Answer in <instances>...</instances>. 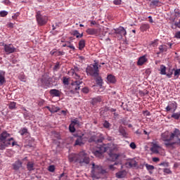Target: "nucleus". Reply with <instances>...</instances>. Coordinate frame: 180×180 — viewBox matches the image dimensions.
I'll list each match as a JSON object with an SVG mask.
<instances>
[{"instance_id":"28","label":"nucleus","mask_w":180,"mask_h":180,"mask_svg":"<svg viewBox=\"0 0 180 180\" xmlns=\"http://www.w3.org/2000/svg\"><path fill=\"white\" fill-rule=\"evenodd\" d=\"M107 81L110 84H115V82H116V77H115V76H113L112 75H109L107 77Z\"/></svg>"},{"instance_id":"24","label":"nucleus","mask_w":180,"mask_h":180,"mask_svg":"<svg viewBox=\"0 0 180 180\" xmlns=\"http://www.w3.org/2000/svg\"><path fill=\"white\" fill-rule=\"evenodd\" d=\"M102 102V96H97L92 98L91 105L95 106V105H98V103H101Z\"/></svg>"},{"instance_id":"49","label":"nucleus","mask_w":180,"mask_h":180,"mask_svg":"<svg viewBox=\"0 0 180 180\" xmlns=\"http://www.w3.org/2000/svg\"><path fill=\"white\" fill-rule=\"evenodd\" d=\"M114 5H122V0H114Z\"/></svg>"},{"instance_id":"16","label":"nucleus","mask_w":180,"mask_h":180,"mask_svg":"<svg viewBox=\"0 0 180 180\" xmlns=\"http://www.w3.org/2000/svg\"><path fill=\"white\" fill-rule=\"evenodd\" d=\"M8 137H11V134L8 133L6 131H4L0 134V141L1 143H4V141H6V139H8Z\"/></svg>"},{"instance_id":"54","label":"nucleus","mask_w":180,"mask_h":180,"mask_svg":"<svg viewBox=\"0 0 180 180\" xmlns=\"http://www.w3.org/2000/svg\"><path fill=\"white\" fill-rule=\"evenodd\" d=\"M143 115H144V116H150V113L148 110H146V111H143Z\"/></svg>"},{"instance_id":"36","label":"nucleus","mask_w":180,"mask_h":180,"mask_svg":"<svg viewBox=\"0 0 180 180\" xmlns=\"http://www.w3.org/2000/svg\"><path fill=\"white\" fill-rule=\"evenodd\" d=\"M47 109H49V110H50L51 113H56L60 110V108L56 106H53L52 108L47 107Z\"/></svg>"},{"instance_id":"51","label":"nucleus","mask_w":180,"mask_h":180,"mask_svg":"<svg viewBox=\"0 0 180 180\" xmlns=\"http://www.w3.org/2000/svg\"><path fill=\"white\" fill-rule=\"evenodd\" d=\"M163 172H165V174H172L171 169L168 168L164 169Z\"/></svg>"},{"instance_id":"4","label":"nucleus","mask_w":180,"mask_h":180,"mask_svg":"<svg viewBox=\"0 0 180 180\" xmlns=\"http://www.w3.org/2000/svg\"><path fill=\"white\" fill-rule=\"evenodd\" d=\"M86 72L87 75H91V77H98V75H99V64L98 62L94 61L93 65L88 66Z\"/></svg>"},{"instance_id":"10","label":"nucleus","mask_w":180,"mask_h":180,"mask_svg":"<svg viewBox=\"0 0 180 180\" xmlns=\"http://www.w3.org/2000/svg\"><path fill=\"white\" fill-rule=\"evenodd\" d=\"M2 46H4V51L6 53V54L15 53V50H16V49L13 47V45L12 44H5V43H2Z\"/></svg>"},{"instance_id":"46","label":"nucleus","mask_w":180,"mask_h":180,"mask_svg":"<svg viewBox=\"0 0 180 180\" xmlns=\"http://www.w3.org/2000/svg\"><path fill=\"white\" fill-rule=\"evenodd\" d=\"M48 170L49 172H54V171H56V167H54V165H50Z\"/></svg>"},{"instance_id":"13","label":"nucleus","mask_w":180,"mask_h":180,"mask_svg":"<svg viewBox=\"0 0 180 180\" xmlns=\"http://www.w3.org/2000/svg\"><path fill=\"white\" fill-rule=\"evenodd\" d=\"M42 88L47 89V88H50L51 86V83L50 82V79L49 78L44 77L41 79Z\"/></svg>"},{"instance_id":"20","label":"nucleus","mask_w":180,"mask_h":180,"mask_svg":"<svg viewBox=\"0 0 180 180\" xmlns=\"http://www.w3.org/2000/svg\"><path fill=\"white\" fill-rule=\"evenodd\" d=\"M127 168H133V167H137V162L134 160H129L125 163Z\"/></svg>"},{"instance_id":"15","label":"nucleus","mask_w":180,"mask_h":180,"mask_svg":"<svg viewBox=\"0 0 180 180\" xmlns=\"http://www.w3.org/2000/svg\"><path fill=\"white\" fill-rule=\"evenodd\" d=\"M109 169L111 171H115V169H123V165L120 162H115L114 165H110L109 166Z\"/></svg>"},{"instance_id":"39","label":"nucleus","mask_w":180,"mask_h":180,"mask_svg":"<svg viewBox=\"0 0 180 180\" xmlns=\"http://www.w3.org/2000/svg\"><path fill=\"white\" fill-rule=\"evenodd\" d=\"M180 75V69L174 70V79H178Z\"/></svg>"},{"instance_id":"5","label":"nucleus","mask_w":180,"mask_h":180,"mask_svg":"<svg viewBox=\"0 0 180 180\" xmlns=\"http://www.w3.org/2000/svg\"><path fill=\"white\" fill-rule=\"evenodd\" d=\"M37 22L39 26H44L49 22V18L47 16H43L40 14V11H38L36 15Z\"/></svg>"},{"instance_id":"45","label":"nucleus","mask_w":180,"mask_h":180,"mask_svg":"<svg viewBox=\"0 0 180 180\" xmlns=\"http://www.w3.org/2000/svg\"><path fill=\"white\" fill-rule=\"evenodd\" d=\"M103 127H105V129H109V127H110V123L108 121H105L103 123Z\"/></svg>"},{"instance_id":"27","label":"nucleus","mask_w":180,"mask_h":180,"mask_svg":"<svg viewBox=\"0 0 180 180\" xmlns=\"http://www.w3.org/2000/svg\"><path fill=\"white\" fill-rule=\"evenodd\" d=\"M27 171H34V162H28L27 163Z\"/></svg>"},{"instance_id":"2","label":"nucleus","mask_w":180,"mask_h":180,"mask_svg":"<svg viewBox=\"0 0 180 180\" xmlns=\"http://www.w3.org/2000/svg\"><path fill=\"white\" fill-rule=\"evenodd\" d=\"M70 162L85 165L89 164V158L86 156L85 151H82L79 154H72L69 155Z\"/></svg>"},{"instance_id":"52","label":"nucleus","mask_w":180,"mask_h":180,"mask_svg":"<svg viewBox=\"0 0 180 180\" xmlns=\"http://www.w3.org/2000/svg\"><path fill=\"white\" fill-rule=\"evenodd\" d=\"M129 146L131 147V148H132V150H136V143H134V142L131 143Z\"/></svg>"},{"instance_id":"47","label":"nucleus","mask_w":180,"mask_h":180,"mask_svg":"<svg viewBox=\"0 0 180 180\" xmlns=\"http://www.w3.org/2000/svg\"><path fill=\"white\" fill-rule=\"evenodd\" d=\"M158 4H160V0H152L151 1V4L154 6H158Z\"/></svg>"},{"instance_id":"40","label":"nucleus","mask_w":180,"mask_h":180,"mask_svg":"<svg viewBox=\"0 0 180 180\" xmlns=\"http://www.w3.org/2000/svg\"><path fill=\"white\" fill-rule=\"evenodd\" d=\"M9 109L13 110V109H16V103L15 102H11L8 105Z\"/></svg>"},{"instance_id":"41","label":"nucleus","mask_w":180,"mask_h":180,"mask_svg":"<svg viewBox=\"0 0 180 180\" xmlns=\"http://www.w3.org/2000/svg\"><path fill=\"white\" fill-rule=\"evenodd\" d=\"M63 84L64 85H69V84H70V78L66 77H63Z\"/></svg>"},{"instance_id":"60","label":"nucleus","mask_w":180,"mask_h":180,"mask_svg":"<svg viewBox=\"0 0 180 180\" xmlns=\"http://www.w3.org/2000/svg\"><path fill=\"white\" fill-rule=\"evenodd\" d=\"M175 26H176V27L180 29V19L179 20V22L175 23Z\"/></svg>"},{"instance_id":"37","label":"nucleus","mask_w":180,"mask_h":180,"mask_svg":"<svg viewBox=\"0 0 180 180\" xmlns=\"http://www.w3.org/2000/svg\"><path fill=\"white\" fill-rule=\"evenodd\" d=\"M171 117L173 119H175V120H180V112H174Z\"/></svg>"},{"instance_id":"34","label":"nucleus","mask_w":180,"mask_h":180,"mask_svg":"<svg viewBox=\"0 0 180 180\" xmlns=\"http://www.w3.org/2000/svg\"><path fill=\"white\" fill-rule=\"evenodd\" d=\"M148 29H150L148 24H141L140 30L141 32H146Z\"/></svg>"},{"instance_id":"18","label":"nucleus","mask_w":180,"mask_h":180,"mask_svg":"<svg viewBox=\"0 0 180 180\" xmlns=\"http://www.w3.org/2000/svg\"><path fill=\"white\" fill-rule=\"evenodd\" d=\"M150 150L152 153H154L155 154H158V153H160V150H161V146H160L158 143H153Z\"/></svg>"},{"instance_id":"64","label":"nucleus","mask_w":180,"mask_h":180,"mask_svg":"<svg viewBox=\"0 0 180 180\" xmlns=\"http://www.w3.org/2000/svg\"><path fill=\"white\" fill-rule=\"evenodd\" d=\"M143 133H144V134H146V136H148V132H147V131H143Z\"/></svg>"},{"instance_id":"21","label":"nucleus","mask_w":180,"mask_h":180,"mask_svg":"<svg viewBox=\"0 0 180 180\" xmlns=\"http://www.w3.org/2000/svg\"><path fill=\"white\" fill-rule=\"evenodd\" d=\"M49 94L51 96H52L53 98L54 97L58 98L61 95V93L60 92V91L57 89H51L49 91Z\"/></svg>"},{"instance_id":"43","label":"nucleus","mask_w":180,"mask_h":180,"mask_svg":"<svg viewBox=\"0 0 180 180\" xmlns=\"http://www.w3.org/2000/svg\"><path fill=\"white\" fill-rule=\"evenodd\" d=\"M7 15H8V11H0L1 18H5V16H7Z\"/></svg>"},{"instance_id":"61","label":"nucleus","mask_w":180,"mask_h":180,"mask_svg":"<svg viewBox=\"0 0 180 180\" xmlns=\"http://www.w3.org/2000/svg\"><path fill=\"white\" fill-rule=\"evenodd\" d=\"M68 47H69V49H71L72 50H75V46H74V45L72 44L68 46Z\"/></svg>"},{"instance_id":"19","label":"nucleus","mask_w":180,"mask_h":180,"mask_svg":"<svg viewBox=\"0 0 180 180\" xmlns=\"http://www.w3.org/2000/svg\"><path fill=\"white\" fill-rule=\"evenodd\" d=\"M77 71H78V68H75L73 70H71L72 78L77 80L81 79V77L77 72Z\"/></svg>"},{"instance_id":"22","label":"nucleus","mask_w":180,"mask_h":180,"mask_svg":"<svg viewBox=\"0 0 180 180\" xmlns=\"http://www.w3.org/2000/svg\"><path fill=\"white\" fill-rule=\"evenodd\" d=\"M85 144V140L82 136L77 137V140L75 141V146H84Z\"/></svg>"},{"instance_id":"30","label":"nucleus","mask_w":180,"mask_h":180,"mask_svg":"<svg viewBox=\"0 0 180 180\" xmlns=\"http://www.w3.org/2000/svg\"><path fill=\"white\" fill-rule=\"evenodd\" d=\"M145 167H146V169L148 171L149 174H153V172L155 169L154 166L146 163V164H145Z\"/></svg>"},{"instance_id":"9","label":"nucleus","mask_w":180,"mask_h":180,"mask_svg":"<svg viewBox=\"0 0 180 180\" xmlns=\"http://www.w3.org/2000/svg\"><path fill=\"white\" fill-rule=\"evenodd\" d=\"M178 108V103L175 101H169L168 103L167 106L165 108L166 112H171V110H173V112H175L176 109Z\"/></svg>"},{"instance_id":"29","label":"nucleus","mask_w":180,"mask_h":180,"mask_svg":"<svg viewBox=\"0 0 180 180\" xmlns=\"http://www.w3.org/2000/svg\"><path fill=\"white\" fill-rule=\"evenodd\" d=\"M5 82H6V81L5 80V73L2 71H0V85H4Z\"/></svg>"},{"instance_id":"50","label":"nucleus","mask_w":180,"mask_h":180,"mask_svg":"<svg viewBox=\"0 0 180 180\" xmlns=\"http://www.w3.org/2000/svg\"><path fill=\"white\" fill-rule=\"evenodd\" d=\"M93 141H96V136H93L89 139V143H92Z\"/></svg>"},{"instance_id":"42","label":"nucleus","mask_w":180,"mask_h":180,"mask_svg":"<svg viewBox=\"0 0 180 180\" xmlns=\"http://www.w3.org/2000/svg\"><path fill=\"white\" fill-rule=\"evenodd\" d=\"M69 130L71 133L75 132V126L73 124H70L69 126Z\"/></svg>"},{"instance_id":"25","label":"nucleus","mask_w":180,"mask_h":180,"mask_svg":"<svg viewBox=\"0 0 180 180\" xmlns=\"http://www.w3.org/2000/svg\"><path fill=\"white\" fill-rule=\"evenodd\" d=\"M145 63H147V57L143 56L139 58L137 64L138 65H143Z\"/></svg>"},{"instance_id":"63","label":"nucleus","mask_w":180,"mask_h":180,"mask_svg":"<svg viewBox=\"0 0 180 180\" xmlns=\"http://www.w3.org/2000/svg\"><path fill=\"white\" fill-rule=\"evenodd\" d=\"M8 27H11V28H13V26H14V24H13V23H12V22H10V23H8Z\"/></svg>"},{"instance_id":"56","label":"nucleus","mask_w":180,"mask_h":180,"mask_svg":"<svg viewBox=\"0 0 180 180\" xmlns=\"http://www.w3.org/2000/svg\"><path fill=\"white\" fill-rule=\"evenodd\" d=\"M174 37L176 39H180V31L175 33Z\"/></svg>"},{"instance_id":"32","label":"nucleus","mask_w":180,"mask_h":180,"mask_svg":"<svg viewBox=\"0 0 180 180\" xmlns=\"http://www.w3.org/2000/svg\"><path fill=\"white\" fill-rule=\"evenodd\" d=\"M19 133L20 136H27L29 134V131L27 130V128H22L20 131Z\"/></svg>"},{"instance_id":"38","label":"nucleus","mask_w":180,"mask_h":180,"mask_svg":"<svg viewBox=\"0 0 180 180\" xmlns=\"http://www.w3.org/2000/svg\"><path fill=\"white\" fill-rule=\"evenodd\" d=\"M110 158H112V161H116V160H119V157H120V155L119 154H111L110 155Z\"/></svg>"},{"instance_id":"23","label":"nucleus","mask_w":180,"mask_h":180,"mask_svg":"<svg viewBox=\"0 0 180 180\" xmlns=\"http://www.w3.org/2000/svg\"><path fill=\"white\" fill-rule=\"evenodd\" d=\"M71 34H72V36H75V37H76L77 39H81L82 37H84V33L81 34L77 30H74L71 31Z\"/></svg>"},{"instance_id":"59","label":"nucleus","mask_w":180,"mask_h":180,"mask_svg":"<svg viewBox=\"0 0 180 180\" xmlns=\"http://www.w3.org/2000/svg\"><path fill=\"white\" fill-rule=\"evenodd\" d=\"M64 52L63 51H58L56 52V56H63Z\"/></svg>"},{"instance_id":"31","label":"nucleus","mask_w":180,"mask_h":180,"mask_svg":"<svg viewBox=\"0 0 180 180\" xmlns=\"http://www.w3.org/2000/svg\"><path fill=\"white\" fill-rule=\"evenodd\" d=\"M94 77L96 78V84L98 85V86L101 87L103 84V80L102 79V77H101L99 75Z\"/></svg>"},{"instance_id":"1","label":"nucleus","mask_w":180,"mask_h":180,"mask_svg":"<svg viewBox=\"0 0 180 180\" xmlns=\"http://www.w3.org/2000/svg\"><path fill=\"white\" fill-rule=\"evenodd\" d=\"M180 136V131L178 129H175L173 133L170 134L167 131L161 134V139L162 141H165V146L167 148H175V141H172L175 137L178 139Z\"/></svg>"},{"instance_id":"55","label":"nucleus","mask_w":180,"mask_h":180,"mask_svg":"<svg viewBox=\"0 0 180 180\" xmlns=\"http://www.w3.org/2000/svg\"><path fill=\"white\" fill-rule=\"evenodd\" d=\"M2 4H4V5H11V1H9V0H4L2 1Z\"/></svg>"},{"instance_id":"6","label":"nucleus","mask_w":180,"mask_h":180,"mask_svg":"<svg viewBox=\"0 0 180 180\" xmlns=\"http://www.w3.org/2000/svg\"><path fill=\"white\" fill-rule=\"evenodd\" d=\"M11 141H13V142L11 143ZM11 144H12V147L15 146H18V143L13 141V138H10L8 140H6L0 143V150H5L6 147H9Z\"/></svg>"},{"instance_id":"8","label":"nucleus","mask_w":180,"mask_h":180,"mask_svg":"<svg viewBox=\"0 0 180 180\" xmlns=\"http://www.w3.org/2000/svg\"><path fill=\"white\" fill-rule=\"evenodd\" d=\"M160 74L161 75H167V78H172V74H174L173 71L174 69L172 70H169L168 73H167V68L164 65H160Z\"/></svg>"},{"instance_id":"11","label":"nucleus","mask_w":180,"mask_h":180,"mask_svg":"<svg viewBox=\"0 0 180 180\" xmlns=\"http://www.w3.org/2000/svg\"><path fill=\"white\" fill-rule=\"evenodd\" d=\"M82 83V81L81 80H76L75 82H72L70 88L72 91V92H75V91H78L79 88H81V84Z\"/></svg>"},{"instance_id":"57","label":"nucleus","mask_w":180,"mask_h":180,"mask_svg":"<svg viewBox=\"0 0 180 180\" xmlns=\"http://www.w3.org/2000/svg\"><path fill=\"white\" fill-rule=\"evenodd\" d=\"M176 145L180 146V139H179V137L177 138V141H175V146Z\"/></svg>"},{"instance_id":"62","label":"nucleus","mask_w":180,"mask_h":180,"mask_svg":"<svg viewBox=\"0 0 180 180\" xmlns=\"http://www.w3.org/2000/svg\"><path fill=\"white\" fill-rule=\"evenodd\" d=\"M79 60L82 63V61L85 60V58L84 56H79Z\"/></svg>"},{"instance_id":"7","label":"nucleus","mask_w":180,"mask_h":180,"mask_svg":"<svg viewBox=\"0 0 180 180\" xmlns=\"http://www.w3.org/2000/svg\"><path fill=\"white\" fill-rule=\"evenodd\" d=\"M109 150H110V149H109V147H108L106 145H104L103 146H101L98 150L94 151V155H96V157H98L99 158H101L103 153H106V151Z\"/></svg>"},{"instance_id":"35","label":"nucleus","mask_w":180,"mask_h":180,"mask_svg":"<svg viewBox=\"0 0 180 180\" xmlns=\"http://www.w3.org/2000/svg\"><path fill=\"white\" fill-rule=\"evenodd\" d=\"M159 50L160 53H165V51L168 50V46H167V45H160Z\"/></svg>"},{"instance_id":"53","label":"nucleus","mask_w":180,"mask_h":180,"mask_svg":"<svg viewBox=\"0 0 180 180\" xmlns=\"http://www.w3.org/2000/svg\"><path fill=\"white\" fill-rule=\"evenodd\" d=\"M82 92H84V94H88L89 92V89L88 87H84L82 89Z\"/></svg>"},{"instance_id":"3","label":"nucleus","mask_w":180,"mask_h":180,"mask_svg":"<svg viewBox=\"0 0 180 180\" xmlns=\"http://www.w3.org/2000/svg\"><path fill=\"white\" fill-rule=\"evenodd\" d=\"M91 176L92 178L96 179H99L101 178V175H103V174H106V170L102 169V166L95 165L94 162L91 164Z\"/></svg>"},{"instance_id":"26","label":"nucleus","mask_w":180,"mask_h":180,"mask_svg":"<svg viewBox=\"0 0 180 180\" xmlns=\"http://www.w3.org/2000/svg\"><path fill=\"white\" fill-rule=\"evenodd\" d=\"M126 175H127V173H126V171H124V170L120 171L115 174V176H116V178H118V179L124 178V176H126Z\"/></svg>"},{"instance_id":"33","label":"nucleus","mask_w":180,"mask_h":180,"mask_svg":"<svg viewBox=\"0 0 180 180\" xmlns=\"http://www.w3.org/2000/svg\"><path fill=\"white\" fill-rule=\"evenodd\" d=\"M85 39H81L79 41V50H84V49L85 48Z\"/></svg>"},{"instance_id":"48","label":"nucleus","mask_w":180,"mask_h":180,"mask_svg":"<svg viewBox=\"0 0 180 180\" xmlns=\"http://www.w3.org/2000/svg\"><path fill=\"white\" fill-rule=\"evenodd\" d=\"M54 71L60 70V63L57 62L55 66L53 67Z\"/></svg>"},{"instance_id":"44","label":"nucleus","mask_w":180,"mask_h":180,"mask_svg":"<svg viewBox=\"0 0 180 180\" xmlns=\"http://www.w3.org/2000/svg\"><path fill=\"white\" fill-rule=\"evenodd\" d=\"M71 124L75 126H79V121H78L77 119H75L72 121Z\"/></svg>"},{"instance_id":"58","label":"nucleus","mask_w":180,"mask_h":180,"mask_svg":"<svg viewBox=\"0 0 180 180\" xmlns=\"http://www.w3.org/2000/svg\"><path fill=\"white\" fill-rule=\"evenodd\" d=\"M153 162H158L160 161V158H153Z\"/></svg>"},{"instance_id":"12","label":"nucleus","mask_w":180,"mask_h":180,"mask_svg":"<svg viewBox=\"0 0 180 180\" xmlns=\"http://www.w3.org/2000/svg\"><path fill=\"white\" fill-rule=\"evenodd\" d=\"M114 34H120L121 37H123V36H126V34H127V32H126L124 27H119L118 28L114 29Z\"/></svg>"},{"instance_id":"17","label":"nucleus","mask_w":180,"mask_h":180,"mask_svg":"<svg viewBox=\"0 0 180 180\" xmlns=\"http://www.w3.org/2000/svg\"><path fill=\"white\" fill-rule=\"evenodd\" d=\"M22 162L20 160H17L13 164V169L15 171H19L22 168Z\"/></svg>"},{"instance_id":"14","label":"nucleus","mask_w":180,"mask_h":180,"mask_svg":"<svg viewBox=\"0 0 180 180\" xmlns=\"http://www.w3.org/2000/svg\"><path fill=\"white\" fill-rule=\"evenodd\" d=\"M99 32H101L100 29L95 28H89L86 30V33H87V34H90L91 36H98V34H99Z\"/></svg>"}]
</instances>
